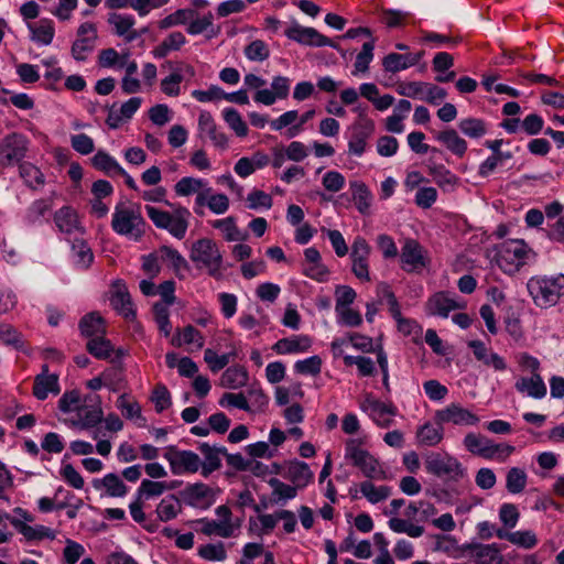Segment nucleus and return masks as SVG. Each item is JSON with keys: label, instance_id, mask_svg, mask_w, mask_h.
<instances>
[{"label": "nucleus", "instance_id": "obj_34", "mask_svg": "<svg viewBox=\"0 0 564 564\" xmlns=\"http://www.w3.org/2000/svg\"><path fill=\"white\" fill-rule=\"evenodd\" d=\"M93 486L96 489L105 488L110 497H123L128 492L124 482L113 473L107 474L102 479H95Z\"/></svg>", "mask_w": 564, "mask_h": 564}, {"label": "nucleus", "instance_id": "obj_49", "mask_svg": "<svg viewBox=\"0 0 564 564\" xmlns=\"http://www.w3.org/2000/svg\"><path fill=\"white\" fill-rule=\"evenodd\" d=\"M213 227L221 230L227 241H238L246 239V235L236 226L234 217H227L225 219H218L213 223Z\"/></svg>", "mask_w": 564, "mask_h": 564}, {"label": "nucleus", "instance_id": "obj_2", "mask_svg": "<svg viewBox=\"0 0 564 564\" xmlns=\"http://www.w3.org/2000/svg\"><path fill=\"white\" fill-rule=\"evenodd\" d=\"M144 227L145 221L139 206H116L111 220V228L116 234L139 240L144 234Z\"/></svg>", "mask_w": 564, "mask_h": 564}, {"label": "nucleus", "instance_id": "obj_28", "mask_svg": "<svg viewBox=\"0 0 564 564\" xmlns=\"http://www.w3.org/2000/svg\"><path fill=\"white\" fill-rule=\"evenodd\" d=\"M11 523L28 541L54 540L56 536L53 530L44 525L32 527L19 519L11 520Z\"/></svg>", "mask_w": 564, "mask_h": 564}, {"label": "nucleus", "instance_id": "obj_20", "mask_svg": "<svg viewBox=\"0 0 564 564\" xmlns=\"http://www.w3.org/2000/svg\"><path fill=\"white\" fill-rule=\"evenodd\" d=\"M198 451L204 456L202 460L200 474L207 478L210 474L218 470L221 467L220 455L226 454V447L212 446L208 443H200Z\"/></svg>", "mask_w": 564, "mask_h": 564}, {"label": "nucleus", "instance_id": "obj_6", "mask_svg": "<svg viewBox=\"0 0 564 564\" xmlns=\"http://www.w3.org/2000/svg\"><path fill=\"white\" fill-rule=\"evenodd\" d=\"M189 258L198 269L205 268L212 276H220L223 256L213 240L203 238L195 241Z\"/></svg>", "mask_w": 564, "mask_h": 564}, {"label": "nucleus", "instance_id": "obj_39", "mask_svg": "<svg viewBox=\"0 0 564 564\" xmlns=\"http://www.w3.org/2000/svg\"><path fill=\"white\" fill-rule=\"evenodd\" d=\"M352 199L358 209L362 215L369 213L371 206L372 195L365 183L352 182L350 183Z\"/></svg>", "mask_w": 564, "mask_h": 564}, {"label": "nucleus", "instance_id": "obj_32", "mask_svg": "<svg viewBox=\"0 0 564 564\" xmlns=\"http://www.w3.org/2000/svg\"><path fill=\"white\" fill-rule=\"evenodd\" d=\"M249 376L245 367L232 366L227 368L219 380V386L226 389H239L248 382Z\"/></svg>", "mask_w": 564, "mask_h": 564}, {"label": "nucleus", "instance_id": "obj_57", "mask_svg": "<svg viewBox=\"0 0 564 564\" xmlns=\"http://www.w3.org/2000/svg\"><path fill=\"white\" fill-rule=\"evenodd\" d=\"M426 87L424 82H403L398 85L397 91L401 96L423 99Z\"/></svg>", "mask_w": 564, "mask_h": 564}, {"label": "nucleus", "instance_id": "obj_27", "mask_svg": "<svg viewBox=\"0 0 564 564\" xmlns=\"http://www.w3.org/2000/svg\"><path fill=\"white\" fill-rule=\"evenodd\" d=\"M516 389L534 399H542L546 394V386L540 375H534L530 378L521 377L516 382Z\"/></svg>", "mask_w": 564, "mask_h": 564}, {"label": "nucleus", "instance_id": "obj_26", "mask_svg": "<svg viewBox=\"0 0 564 564\" xmlns=\"http://www.w3.org/2000/svg\"><path fill=\"white\" fill-rule=\"evenodd\" d=\"M48 393H59L58 376L55 373L35 376L33 384L34 397L39 400H45Z\"/></svg>", "mask_w": 564, "mask_h": 564}, {"label": "nucleus", "instance_id": "obj_14", "mask_svg": "<svg viewBox=\"0 0 564 564\" xmlns=\"http://www.w3.org/2000/svg\"><path fill=\"white\" fill-rule=\"evenodd\" d=\"M375 131V123L367 117L359 118L351 127L348 141V152L361 156L366 150L367 141Z\"/></svg>", "mask_w": 564, "mask_h": 564}, {"label": "nucleus", "instance_id": "obj_5", "mask_svg": "<svg viewBox=\"0 0 564 564\" xmlns=\"http://www.w3.org/2000/svg\"><path fill=\"white\" fill-rule=\"evenodd\" d=\"M145 212L148 217L158 228L166 229L177 239L184 238L188 227V218L191 216L187 208L177 207L173 214H170L169 212L147 205Z\"/></svg>", "mask_w": 564, "mask_h": 564}, {"label": "nucleus", "instance_id": "obj_19", "mask_svg": "<svg viewBox=\"0 0 564 564\" xmlns=\"http://www.w3.org/2000/svg\"><path fill=\"white\" fill-rule=\"evenodd\" d=\"M456 300L449 296L447 292H437L433 294L425 304L429 315L441 316L446 318L454 310L463 308Z\"/></svg>", "mask_w": 564, "mask_h": 564}, {"label": "nucleus", "instance_id": "obj_10", "mask_svg": "<svg viewBox=\"0 0 564 564\" xmlns=\"http://www.w3.org/2000/svg\"><path fill=\"white\" fill-rule=\"evenodd\" d=\"M181 497L187 506L206 510L214 505L216 500V492L206 484L195 482L187 485L181 491Z\"/></svg>", "mask_w": 564, "mask_h": 564}, {"label": "nucleus", "instance_id": "obj_4", "mask_svg": "<svg viewBox=\"0 0 564 564\" xmlns=\"http://www.w3.org/2000/svg\"><path fill=\"white\" fill-rule=\"evenodd\" d=\"M425 470L438 478L459 481L467 475L462 463L448 453L431 452L424 457Z\"/></svg>", "mask_w": 564, "mask_h": 564}, {"label": "nucleus", "instance_id": "obj_23", "mask_svg": "<svg viewBox=\"0 0 564 564\" xmlns=\"http://www.w3.org/2000/svg\"><path fill=\"white\" fill-rule=\"evenodd\" d=\"M26 139L21 134H10L3 142V160L7 164L21 161L26 153Z\"/></svg>", "mask_w": 564, "mask_h": 564}, {"label": "nucleus", "instance_id": "obj_18", "mask_svg": "<svg viewBox=\"0 0 564 564\" xmlns=\"http://www.w3.org/2000/svg\"><path fill=\"white\" fill-rule=\"evenodd\" d=\"M198 131L199 137H208L213 144L220 149H226L228 145L227 135L220 131L208 111H202L198 117Z\"/></svg>", "mask_w": 564, "mask_h": 564}, {"label": "nucleus", "instance_id": "obj_45", "mask_svg": "<svg viewBox=\"0 0 564 564\" xmlns=\"http://www.w3.org/2000/svg\"><path fill=\"white\" fill-rule=\"evenodd\" d=\"M360 492L371 503H378L386 500L391 495V488L388 486H375L371 481L360 484Z\"/></svg>", "mask_w": 564, "mask_h": 564}, {"label": "nucleus", "instance_id": "obj_64", "mask_svg": "<svg viewBox=\"0 0 564 564\" xmlns=\"http://www.w3.org/2000/svg\"><path fill=\"white\" fill-rule=\"evenodd\" d=\"M322 359L318 356H312L304 360H299L294 365L296 372L301 375L316 376L321 372Z\"/></svg>", "mask_w": 564, "mask_h": 564}, {"label": "nucleus", "instance_id": "obj_7", "mask_svg": "<svg viewBox=\"0 0 564 564\" xmlns=\"http://www.w3.org/2000/svg\"><path fill=\"white\" fill-rule=\"evenodd\" d=\"M529 251L523 240H506L497 246V264L506 273L518 272L525 263Z\"/></svg>", "mask_w": 564, "mask_h": 564}, {"label": "nucleus", "instance_id": "obj_12", "mask_svg": "<svg viewBox=\"0 0 564 564\" xmlns=\"http://www.w3.org/2000/svg\"><path fill=\"white\" fill-rule=\"evenodd\" d=\"M97 41V29L91 22H84L77 29V39L72 45V56L76 61H85L94 51Z\"/></svg>", "mask_w": 564, "mask_h": 564}, {"label": "nucleus", "instance_id": "obj_60", "mask_svg": "<svg viewBox=\"0 0 564 564\" xmlns=\"http://www.w3.org/2000/svg\"><path fill=\"white\" fill-rule=\"evenodd\" d=\"M235 356L231 354L217 355L213 349L207 348L204 352V360L209 366L213 372H217L224 369L230 361V357Z\"/></svg>", "mask_w": 564, "mask_h": 564}, {"label": "nucleus", "instance_id": "obj_21", "mask_svg": "<svg viewBox=\"0 0 564 564\" xmlns=\"http://www.w3.org/2000/svg\"><path fill=\"white\" fill-rule=\"evenodd\" d=\"M54 223L58 230L66 235L84 232L77 212L70 206H63L54 214Z\"/></svg>", "mask_w": 564, "mask_h": 564}, {"label": "nucleus", "instance_id": "obj_29", "mask_svg": "<svg viewBox=\"0 0 564 564\" xmlns=\"http://www.w3.org/2000/svg\"><path fill=\"white\" fill-rule=\"evenodd\" d=\"M429 174L444 192H453L459 182V178L444 165H429Z\"/></svg>", "mask_w": 564, "mask_h": 564}, {"label": "nucleus", "instance_id": "obj_8", "mask_svg": "<svg viewBox=\"0 0 564 564\" xmlns=\"http://www.w3.org/2000/svg\"><path fill=\"white\" fill-rule=\"evenodd\" d=\"M346 458L358 467L365 477L384 479L386 475L379 462L366 449L360 447L358 440H349L346 443Z\"/></svg>", "mask_w": 564, "mask_h": 564}, {"label": "nucleus", "instance_id": "obj_40", "mask_svg": "<svg viewBox=\"0 0 564 564\" xmlns=\"http://www.w3.org/2000/svg\"><path fill=\"white\" fill-rule=\"evenodd\" d=\"M181 510L182 506L180 500L174 495H170L160 501L155 512L161 521L167 522L175 519Z\"/></svg>", "mask_w": 564, "mask_h": 564}, {"label": "nucleus", "instance_id": "obj_51", "mask_svg": "<svg viewBox=\"0 0 564 564\" xmlns=\"http://www.w3.org/2000/svg\"><path fill=\"white\" fill-rule=\"evenodd\" d=\"M20 176L24 180L25 184L35 189L44 184L43 173L31 163H22L19 167Z\"/></svg>", "mask_w": 564, "mask_h": 564}, {"label": "nucleus", "instance_id": "obj_53", "mask_svg": "<svg viewBox=\"0 0 564 564\" xmlns=\"http://www.w3.org/2000/svg\"><path fill=\"white\" fill-rule=\"evenodd\" d=\"M224 120L236 132L238 137L248 134V127L242 120L240 113L234 108H226L223 112Z\"/></svg>", "mask_w": 564, "mask_h": 564}, {"label": "nucleus", "instance_id": "obj_25", "mask_svg": "<svg viewBox=\"0 0 564 564\" xmlns=\"http://www.w3.org/2000/svg\"><path fill=\"white\" fill-rule=\"evenodd\" d=\"M312 345L311 338L306 335L291 336L278 340L272 349L280 355L306 351Z\"/></svg>", "mask_w": 564, "mask_h": 564}, {"label": "nucleus", "instance_id": "obj_35", "mask_svg": "<svg viewBox=\"0 0 564 564\" xmlns=\"http://www.w3.org/2000/svg\"><path fill=\"white\" fill-rule=\"evenodd\" d=\"M443 440V426L438 424V426L433 425L427 422L419 427L416 432V441L421 446L432 447L440 444Z\"/></svg>", "mask_w": 564, "mask_h": 564}, {"label": "nucleus", "instance_id": "obj_37", "mask_svg": "<svg viewBox=\"0 0 564 564\" xmlns=\"http://www.w3.org/2000/svg\"><path fill=\"white\" fill-rule=\"evenodd\" d=\"M466 547L476 551L477 564H500L502 562V556L497 544H469Z\"/></svg>", "mask_w": 564, "mask_h": 564}, {"label": "nucleus", "instance_id": "obj_24", "mask_svg": "<svg viewBox=\"0 0 564 564\" xmlns=\"http://www.w3.org/2000/svg\"><path fill=\"white\" fill-rule=\"evenodd\" d=\"M468 346L471 348L475 358L495 370L503 371L507 369V364L498 354L489 350L481 340H470Z\"/></svg>", "mask_w": 564, "mask_h": 564}, {"label": "nucleus", "instance_id": "obj_48", "mask_svg": "<svg viewBox=\"0 0 564 564\" xmlns=\"http://www.w3.org/2000/svg\"><path fill=\"white\" fill-rule=\"evenodd\" d=\"M410 54L389 53L382 59V66L388 73H398L411 67Z\"/></svg>", "mask_w": 564, "mask_h": 564}, {"label": "nucleus", "instance_id": "obj_9", "mask_svg": "<svg viewBox=\"0 0 564 564\" xmlns=\"http://www.w3.org/2000/svg\"><path fill=\"white\" fill-rule=\"evenodd\" d=\"M163 456L169 462L174 475L195 474L200 470L202 459L198 454L192 451L170 446Z\"/></svg>", "mask_w": 564, "mask_h": 564}, {"label": "nucleus", "instance_id": "obj_36", "mask_svg": "<svg viewBox=\"0 0 564 564\" xmlns=\"http://www.w3.org/2000/svg\"><path fill=\"white\" fill-rule=\"evenodd\" d=\"M490 442L491 440L488 437L476 433H468L464 437V445L466 449L469 453L486 459L490 458Z\"/></svg>", "mask_w": 564, "mask_h": 564}, {"label": "nucleus", "instance_id": "obj_54", "mask_svg": "<svg viewBox=\"0 0 564 564\" xmlns=\"http://www.w3.org/2000/svg\"><path fill=\"white\" fill-rule=\"evenodd\" d=\"M169 305L163 303H155L153 305L154 319L158 324L160 332L164 334V336H169L172 330V325L170 322V312L167 308Z\"/></svg>", "mask_w": 564, "mask_h": 564}, {"label": "nucleus", "instance_id": "obj_1", "mask_svg": "<svg viewBox=\"0 0 564 564\" xmlns=\"http://www.w3.org/2000/svg\"><path fill=\"white\" fill-rule=\"evenodd\" d=\"M527 289L535 305L553 306L564 295V274L533 276L528 281Z\"/></svg>", "mask_w": 564, "mask_h": 564}, {"label": "nucleus", "instance_id": "obj_61", "mask_svg": "<svg viewBox=\"0 0 564 564\" xmlns=\"http://www.w3.org/2000/svg\"><path fill=\"white\" fill-rule=\"evenodd\" d=\"M245 54L250 61L262 62L270 55L267 44L261 40H254L245 48Z\"/></svg>", "mask_w": 564, "mask_h": 564}, {"label": "nucleus", "instance_id": "obj_13", "mask_svg": "<svg viewBox=\"0 0 564 564\" xmlns=\"http://www.w3.org/2000/svg\"><path fill=\"white\" fill-rule=\"evenodd\" d=\"M360 409L381 427H389L393 423V416L397 415V408L391 403H384L371 395H367L360 403Z\"/></svg>", "mask_w": 564, "mask_h": 564}, {"label": "nucleus", "instance_id": "obj_38", "mask_svg": "<svg viewBox=\"0 0 564 564\" xmlns=\"http://www.w3.org/2000/svg\"><path fill=\"white\" fill-rule=\"evenodd\" d=\"M436 139L457 156H463L467 151V142L454 129L440 132Z\"/></svg>", "mask_w": 564, "mask_h": 564}, {"label": "nucleus", "instance_id": "obj_62", "mask_svg": "<svg viewBox=\"0 0 564 564\" xmlns=\"http://www.w3.org/2000/svg\"><path fill=\"white\" fill-rule=\"evenodd\" d=\"M159 257L162 261H170L173 268L178 271L187 268V262L181 253L167 246H163L159 250Z\"/></svg>", "mask_w": 564, "mask_h": 564}, {"label": "nucleus", "instance_id": "obj_15", "mask_svg": "<svg viewBox=\"0 0 564 564\" xmlns=\"http://www.w3.org/2000/svg\"><path fill=\"white\" fill-rule=\"evenodd\" d=\"M435 420L437 424L453 423L455 425H476L479 422L476 414L457 403H451L446 408L436 411Z\"/></svg>", "mask_w": 564, "mask_h": 564}, {"label": "nucleus", "instance_id": "obj_30", "mask_svg": "<svg viewBox=\"0 0 564 564\" xmlns=\"http://www.w3.org/2000/svg\"><path fill=\"white\" fill-rule=\"evenodd\" d=\"M53 207V199L51 197L40 198L32 202L25 209L23 221L28 226H34L41 223L44 217Z\"/></svg>", "mask_w": 564, "mask_h": 564}, {"label": "nucleus", "instance_id": "obj_31", "mask_svg": "<svg viewBox=\"0 0 564 564\" xmlns=\"http://www.w3.org/2000/svg\"><path fill=\"white\" fill-rule=\"evenodd\" d=\"M80 334L89 339L105 335L104 318L98 313L86 314L79 322Z\"/></svg>", "mask_w": 564, "mask_h": 564}, {"label": "nucleus", "instance_id": "obj_47", "mask_svg": "<svg viewBox=\"0 0 564 564\" xmlns=\"http://www.w3.org/2000/svg\"><path fill=\"white\" fill-rule=\"evenodd\" d=\"M458 128L468 138L478 139L486 134L487 124L478 118H466L459 121Z\"/></svg>", "mask_w": 564, "mask_h": 564}, {"label": "nucleus", "instance_id": "obj_42", "mask_svg": "<svg viewBox=\"0 0 564 564\" xmlns=\"http://www.w3.org/2000/svg\"><path fill=\"white\" fill-rule=\"evenodd\" d=\"M269 485L272 487V497L270 499L271 503L279 505L282 501H286L293 499L296 496V486H290L284 484L278 478H271L269 480Z\"/></svg>", "mask_w": 564, "mask_h": 564}, {"label": "nucleus", "instance_id": "obj_63", "mask_svg": "<svg viewBox=\"0 0 564 564\" xmlns=\"http://www.w3.org/2000/svg\"><path fill=\"white\" fill-rule=\"evenodd\" d=\"M248 207L250 209L265 208L269 209L272 207L273 200L272 197L263 191L253 189L248 194L247 197Z\"/></svg>", "mask_w": 564, "mask_h": 564}, {"label": "nucleus", "instance_id": "obj_3", "mask_svg": "<svg viewBox=\"0 0 564 564\" xmlns=\"http://www.w3.org/2000/svg\"><path fill=\"white\" fill-rule=\"evenodd\" d=\"M215 513L218 520L207 518L196 520V523L202 525L199 531L207 536L217 535L224 539L237 536L242 525V519H234L230 508L226 505L218 506Z\"/></svg>", "mask_w": 564, "mask_h": 564}, {"label": "nucleus", "instance_id": "obj_58", "mask_svg": "<svg viewBox=\"0 0 564 564\" xmlns=\"http://www.w3.org/2000/svg\"><path fill=\"white\" fill-rule=\"evenodd\" d=\"M0 341L18 349L23 345L21 333L7 323H0Z\"/></svg>", "mask_w": 564, "mask_h": 564}, {"label": "nucleus", "instance_id": "obj_41", "mask_svg": "<svg viewBox=\"0 0 564 564\" xmlns=\"http://www.w3.org/2000/svg\"><path fill=\"white\" fill-rule=\"evenodd\" d=\"M93 165L110 176L124 174V170L118 162L104 151H98L93 158Z\"/></svg>", "mask_w": 564, "mask_h": 564}, {"label": "nucleus", "instance_id": "obj_11", "mask_svg": "<svg viewBox=\"0 0 564 564\" xmlns=\"http://www.w3.org/2000/svg\"><path fill=\"white\" fill-rule=\"evenodd\" d=\"M370 253L371 247L367 240L361 236L356 237L350 252L351 271L361 281H370L368 263Z\"/></svg>", "mask_w": 564, "mask_h": 564}, {"label": "nucleus", "instance_id": "obj_55", "mask_svg": "<svg viewBox=\"0 0 564 564\" xmlns=\"http://www.w3.org/2000/svg\"><path fill=\"white\" fill-rule=\"evenodd\" d=\"M373 48H375V41H368L364 43L361 52L357 55L356 62H355V72L357 73H366L369 68V64L373 58Z\"/></svg>", "mask_w": 564, "mask_h": 564}, {"label": "nucleus", "instance_id": "obj_52", "mask_svg": "<svg viewBox=\"0 0 564 564\" xmlns=\"http://www.w3.org/2000/svg\"><path fill=\"white\" fill-rule=\"evenodd\" d=\"M527 485V474L524 470L512 467L507 474V490L511 494L523 491Z\"/></svg>", "mask_w": 564, "mask_h": 564}, {"label": "nucleus", "instance_id": "obj_43", "mask_svg": "<svg viewBox=\"0 0 564 564\" xmlns=\"http://www.w3.org/2000/svg\"><path fill=\"white\" fill-rule=\"evenodd\" d=\"M86 349L95 358L104 360L110 358L113 351V346L109 339L101 335L99 337L89 339L86 344Z\"/></svg>", "mask_w": 564, "mask_h": 564}, {"label": "nucleus", "instance_id": "obj_46", "mask_svg": "<svg viewBox=\"0 0 564 564\" xmlns=\"http://www.w3.org/2000/svg\"><path fill=\"white\" fill-rule=\"evenodd\" d=\"M195 17H197V12L193 9H178L162 19L159 22V28L165 30L175 25L185 24Z\"/></svg>", "mask_w": 564, "mask_h": 564}, {"label": "nucleus", "instance_id": "obj_59", "mask_svg": "<svg viewBox=\"0 0 564 564\" xmlns=\"http://www.w3.org/2000/svg\"><path fill=\"white\" fill-rule=\"evenodd\" d=\"M108 22L113 25L115 32L119 36L127 34V32L130 31L135 23L133 17L118 13H111L108 18Z\"/></svg>", "mask_w": 564, "mask_h": 564}, {"label": "nucleus", "instance_id": "obj_50", "mask_svg": "<svg viewBox=\"0 0 564 564\" xmlns=\"http://www.w3.org/2000/svg\"><path fill=\"white\" fill-rule=\"evenodd\" d=\"M32 32V40L44 45L52 43L54 37V26L50 20H41L37 25H29Z\"/></svg>", "mask_w": 564, "mask_h": 564}, {"label": "nucleus", "instance_id": "obj_44", "mask_svg": "<svg viewBox=\"0 0 564 564\" xmlns=\"http://www.w3.org/2000/svg\"><path fill=\"white\" fill-rule=\"evenodd\" d=\"M172 489L164 481H153L150 479H143L140 487L137 490V497L142 500H148L153 497L161 496L164 491Z\"/></svg>", "mask_w": 564, "mask_h": 564}, {"label": "nucleus", "instance_id": "obj_56", "mask_svg": "<svg viewBox=\"0 0 564 564\" xmlns=\"http://www.w3.org/2000/svg\"><path fill=\"white\" fill-rule=\"evenodd\" d=\"M198 555L207 561H225L227 552L223 542L216 544H205L198 549Z\"/></svg>", "mask_w": 564, "mask_h": 564}, {"label": "nucleus", "instance_id": "obj_17", "mask_svg": "<svg viewBox=\"0 0 564 564\" xmlns=\"http://www.w3.org/2000/svg\"><path fill=\"white\" fill-rule=\"evenodd\" d=\"M285 35L290 40L305 45L335 47L328 37L318 33L314 28H304L299 24H294L285 30Z\"/></svg>", "mask_w": 564, "mask_h": 564}, {"label": "nucleus", "instance_id": "obj_22", "mask_svg": "<svg viewBox=\"0 0 564 564\" xmlns=\"http://www.w3.org/2000/svg\"><path fill=\"white\" fill-rule=\"evenodd\" d=\"M115 292L110 299L111 306L124 318L132 319L135 317L131 296L127 290L126 284L117 282L115 284Z\"/></svg>", "mask_w": 564, "mask_h": 564}, {"label": "nucleus", "instance_id": "obj_16", "mask_svg": "<svg viewBox=\"0 0 564 564\" xmlns=\"http://www.w3.org/2000/svg\"><path fill=\"white\" fill-rule=\"evenodd\" d=\"M402 268L409 272L426 267L423 247L414 239H405L401 249Z\"/></svg>", "mask_w": 564, "mask_h": 564}, {"label": "nucleus", "instance_id": "obj_33", "mask_svg": "<svg viewBox=\"0 0 564 564\" xmlns=\"http://www.w3.org/2000/svg\"><path fill=\"white\" fill-rule=\"evenodd\" d=\"M286 477L297 488H304L313 479V473L306 463L301 460H293L288 466Z\"/></svg>", "mask_w": 564, "mask_h": 564}]
</instances>
